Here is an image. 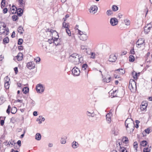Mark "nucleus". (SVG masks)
I'll use <instances>...</instances> for the list:
<instances>
[{
  "label": "nucleus",
  "mask_w": 152,
  "mask_h": 152,
  "mask_svg": "<svg viewBox=\"0 0 152 152\" xmlns=\"http://www.w3.org/2000/svg\"><path fill=\"white\" fill-rule=\"evenodd\" d=\"M125 24L126 25H129L130 24V21L129 20H124Z\"/></svg>",
  "instance_id": "49530a36"
},
{
  "label": "nucleus",
  "mask_w": 152,
  "mask_h": 152,
  "mask_svg": "<svg viewBox=\"0 0 152 152\" xmlns=\"http://www.w3.org/2000/svg\"><path fill=\"white\" fill-rule=\"evenodd\" d=\"M34 60L36 61L37 63L39 62L40 61V58L39 57H37L36 58L34 59Z\"/></svg>",
  "instance_id": "603ef678"
},
{
  "label": "nucleus",
  "mask_w": 152,
  "mask_h": 152,
  "mask_svg": "<svg viewBox=\"0 0 152 152\" xmlns=\"http://www.w3.org/2000/svg\"><path fill=\"white\" fill-rule=\"evenodd\" d=\"M15 31H13L12 33V34L11 35V37L12 38H14L15 37Z\"/></svg>",
  "instance_id": "0e129e2a"
},
{
  "label": "nucleus",
  "mask_w": 152,
  "mask_h": 152,
  "mask_svg": "<svg viewBox=\"0 0 152 152\" xmlns=\"http://www.w3.org/2000/svg\"><path fill=\"white\" fill-rule=\"evenodd\" d=\"M14 70L15 71V74H16L18 72V68L17 67H15L14 68Z\"/></svg>",
  "instance_id": "864d4df0"
},
{
  "label": "nucleus",
  "mask_w": 152,
  "mask_h": 152,
  "mask_svg": "<svg viewBox=\"0 0 152 152\" xmlns=\"http://www.w3.org/2000/svg\"><path fill=\"white\" fill-rule=\"evenodd\" d=\"M138 144L137 142H135L133 143V146L134 148L135 149L136 151H137V148Z\"/></svg>",
  "instance_id": "f704fd0d"
},
{
  "label": "nucleus",
  "mask_w": 152,
  "mask_h": 152,
  "mask_svg": "<svg viewBox=\"0 0 152 152\" xmlns=\"http://www.w3.org/2000/svg\"><path fill=\"white\" fill-rule=\"evenodd\" d=\"M35 64L33 62L31 61L27 63L26 66L29 69H32L35 68Z\"/></svg>",
  "instance_id": "6e6552de"
},
{
  "label": "nucleus",
  "mask_w": 152,
  "mask_h": 152,
  "mask_svg": "<svg viewBox=\"0 0 152 152\" xmlns=\"http://www.w3.org/2000/svg\"><path fill=\"white\" fill-rule=\"evenodd\" d=\"M147 144V142L146 140H143L141 142V145L142 146L144 147Z\"/></svg>",
  "instance_id": "7c9ffc66"
},
{
  "label": "nucleus",
  "mask_w": 152,
  "mask_h": 152,
  "mask_svg": "<svg viewBox=\"0 0 152 152\" xmlns=\"http://www.w3.org/2000/svg\"><path fill=\"white\" fill-rule=\"evenodd\" d=\"M69 58L72 62L75 65L78 64L82 62L83 61V57L75 53L71 55Z\"/></svg>",
  "instance_id": "f257e3e1"
},
{
  "label": "nucleus",
  "mask_w": 152,
  "mask_h": 152,
  "mask_svg": "<svg viewBox=\"0 0 152 152\" xmlns=\"http://www.w3.org/2000/svg\"><path fill=\"white\" fill-rule=\"evenodd\" d=\"M53 41L54 39H49L48 40V42L50 44L53 42Z\"/></svg>",
  "instance_id": "052dcab7"
},
{
  "label": "nucleus",
  "mask_w": 152,
  "mask_h": 152,
  "mask_svg": "<svg viewBox=\"0 0 152 152\" xmlns=\"http://www.w3.org/2000/svg\"><path fill=\"white\" fill-rule=\"evenodd\" d=\"M18 1L20 4L22 5L24 4L23 0H18Z\"/></svg>",
  "instance_id": "e2e57ef3"
},
{
  "label": "nucleus",
  "mask_w": 152,
  "mask_h": 152,
  "mask_svg": "<svg viewBox=\"0 0 152 152\" xmlns=\"http://www.w3.org/2000/svg\"><path fill=\"white\" fill-rule=\"evenodd\" d=\"M10 86L9 83H4V87L5 88L7 89H8Z\"/></svg>",
  "instance_id": "c9c22d12"
},
{
  "label": "nucleus",
  "mask_w": 152,
  "mask_h": 152,
  "mask_svg": "<svg viewBox=\"0 0 152 152\" xmlns=\"http://www.w3.org/2000/svg\"><path fill=\"white\" fill-rule=\"evenodd\" d=\"M110 22L112 26H115L118 24V21L116 18H113L110 19Z\"/></svg>",
  "instance_id": "0eeeda50"
},
{
  "label": "nucleus",
  "mask_w": 152,
  "mask_h": 152,
  "mask_svg": "<svg viewBox=\"0 0 152 152\" xmlns=\"http://www.w3.org/2000/svg\"><path fill=\"white\" fill-rule=\"evenodd\" d=\"M116 71H119V72H120V73L121 74H123L125 72V70L122 69H117L116 70Z\"/></svg>",
  "instance_id": "72a5a7b5"
},
{
  "label": "nucleus",
  "mask_w": 152,
  "mask_h": 152,
  "mask_svg": "<svg viewBox=\"0 0 152 152\" xmlns=\"http://www.w3.org/2000/svg\"><path fill=\"white\" fill-rule=\"evenodd\" d=\"M117 94H115V93H114V92L111 93V96H113V97H117V96L116 95Z\"/></svg>",
  "instance_id": "69168bd1"
},
{
  "label": "nucleus",
  "mask_w": 152,
  "mask_h": 152,
  "mask_svg": "<svg viewBox=\"0 0 152 152\" xmlns=\"http://www.w3.org/2000/svg\"><path fill=\"white\" fill-rule=\"evenodd\" d=\"M61 143L62 144H64L66 142V140L65 139L61 138Z\"/></svg>",
  "instance_id": "37998d69"
},
{
  "label": "nucleus",
  "mask_w": 152,
  "mask_h": 152,
  "mask_svg": "<svg viewBox=\"0 0 152 152\" xmlns=\"http://www.w3.org/2000/svg\"><path fill=\"white\" fill-rule=\"evenodd\" d=\"M30 106L33 107L35 105V102L34 101L31 99L30 101Z\"/></svg>",
  "instance_id": "4c0bfd02"
},
{
  "label": "nucleus",
  "mask_w": 152,
  "mask_h": 152,
  "mask_svg": "<svg viewBox=\"0 0 152 152\" xmlns=\"http://www.w3.org/2000/svg\"><path fill=\"white\" fill-rule=\"evenodd\" d=\"M72 72L75 76H77L79 75L80 71L79 69L76 67H74L72 70Z\"/></svg>",
  "instance_id": "39448f33"
},
{
  "label": "nucleus",
  "mask_w": 152,
  "mask_h": 152,
  "mask_svg": "<svg viewBox=\"0 0 152 152\" xmlns=\"http://www.w3.org/2000/svg\"><path fill=\"white\" fill-rule=\"evenodd\" d=\"M7 144L9 146H12L13 145L14 146V148H15V147H17V144L16 143H15L14 142V141H12V140L11 141H9L8 143H7Z\"/></svg>",
  "instance_id": "dca6fc26"
},
{
  "label": "nucleus",
  "mask_w": 152,
  "mask_h": 152,
  "mask_svg": "<svg viewBox=\"0 0 152 152\" xmlns=\"http://www.w3.org/2000/svg\"><path fill=\"white\" fill-rule=\"evenodd\" d=\"M147 105V103L145 102H142L140 107L141 110H144L146 108Z\"/></svg>",
  "instance_id": "f8f14e48"
},
{
  "label": "nucleus",
  "mask_w": 152,
  "mask_h": 152,
  "mask_svg": "<svg viewBox=\"0 0 152 152\" xmlns=\"http://www.w3.org/2000/svg\"><path fill=\"white\" fill-rule=\"evenodd\" d=\"M152 28V26L150 23L147 24L144 28V32L146 34L148 33L150 31L151 28Z\"/></svg>",
  "instance_id": "423d86ee"
},
{
  "label": "nucleus",
  "mask_w": 152,
  "mask_h": 152,
  "mask_svg": "<svg viewBox=\"0 0 152 152\" xmlns=\"http://www.w3.org/2000/svg\"><path fill=\"white\" fill-rule=\"evenodd\" d=\"M86 114L88 116H91L92 117H94L95 115L94 113H91L88 111L86 112Z\"/></svg>",
  "instance_id": "c756f323"
},
{
  "label": "nucleus",
  "mask_w": 152,
  "mask_h": 152,
  "mask_svg": "<svg viewBox=\"0 0 152 152\" xmlns=\"http://www.w3.org/2000/svg\"><path fill=\"white\" fill-rule=\"evenodd\" d=\"M66 30L67 34L69 36H71V32L69 29V28H68V29H66Z\"/></svg>",
  "instance_id": "de8ad7c7"
},
{
  "label": "nucleus",
  "mask_w": 152,
  "mask_h": 152,
  "mask_svg": "<svg viewBox=\"0 0 152 152\" xmlns=\"http://www.w3.org/2000/svg\"><path fill=\"white\" fill-rule=\"evenodd\" d=\"M88 66V65L86 64H84L82 65V68L84 70H85L86 69V68H87Z\"/></svg>",
  "instance_id": "a18cd8bd"
},
{
  "label": "nucleus",
  "mask_w": 152,
  "mask_h": 152,
  "mask_svg": "<svg viewBox=\"0 0 152 152\" xmlns=\"http://www.w3.org/2000/svg\"><path fill=\"white\" fill-rule=\"evenodd\" d=\"M11 109V107L10 105H8V108L6 110V112L8 114H9L10 113V110Z\"/></svg>",
  "instance_id": "ea45409f"
},
{
  "label": "nucleus",
  "mask_w": 152,
  "mask_h": 152,
  "mask_svg": "<svg viewBox=\"0 0 152 152\" xmlns=\"http://www.w3.org/2000/svg\"><path fill=\"white\" fill-rule=\"evenodd\" d=\"M23 40L22 39H18V45H21L23 43Z\"/></svg>",
  "instance_id": "a19ab883"
},
{
  "label": "nucleus",
  "mask_w": 152,
  "mask_h": 152,
  "mask_svg": "<svg viewBox=\"0 0 152 152\" xmlns=\"http://www.w3.org/2000/svg\"><path fill=\"white\" fill-rule=\"evenodd\" d=\"M145 42L144 40L143 39H139L137 42L136 44L137 47H140V45H142Z\"/></svg>",
  "instance_id": "9b49d317"
},
{
  "label": "nucleus",
  "mask_w": 152,
  "mask_h": 152,
  "mask_svg": "<svg viewBox=\"0 0 152 152\" xmlns=\"http://www.w3.org/2000/svg\"><path fill=\"white\" fill-rule=\"evenodd\" d=\"M118 8L116 5H113L112 7V9L114 12H116L118 10Z\"/></svg>",
  "instance_id": "c85d7f7f"
},
{
  "label": "nucleus",
  "mask_w": 152,
  "mask_h": 152,
  "mask_svg": "<svg viewBox=\"0 0 152 152\" xmlns=\"http://www.w3.org/2000/svg\"><path fill=\"white\" fill-rule=\"evenodd\" d=\"M124 138H123V140L124 141L123 142H125L126 143H127L126 142H128V138L126 137H124Z\"/></svg>",
  "instance_id": "c03bdc74"
},
{
  "label": "nucleus",
  "mask_w": 152,
  "mask_h": 152,
  "mask_svg": "<svg viewBox=\"0 0 152 152\" xmlns=\"http://www.w3.org/2000/svg\"><path fill=\"white\" fill-rule=\"evenodd\" d=\"M17 108L15 107H12L11 110V113L13 114H15L17 111Z\"/></svg>",
  "instance_id": "cd10ccee"
},
{
  "label": "nucleus",
  "mask_w": 152,
  "mask_h": 152,
  "mask_svg": "<svg viewBox=\"0 0 152 152\" xmlns=\"http://www.w3.org/2000/svg\"><path fill=\"white\" fill-rule=\"evenodd\" d=\"M18 31L20 34H23V31H24L23 28L21 26H20L18 29Z\"/></svg>",
  "instance_id": "a878e982"
},
{
  "label": "nucleus",
  "mask_w": 152,
  "mask_h": 152,
  "mask_svg": "<svg viewBox=\"0 0 152 152\" xmlns=\"http://www.w3.org/2000/svg\"><path fill=\"white\" fill-rule=\"evenodd\" d=\"M69 26L68 23H66L65 22H63L62 23V28H65L66 29H68L69 28Z\"/></svg>",
  "instance_id": "412c9836"
},
{
  "label": "nucleus",
  "mask_w": 152,
  "mask_h": 152,
  "mask_svg": "<svg viewBox=\"0 0 152 152\" xmlns=\"http://www.w3.org/2000/svg\"><path fill=\"white\" fill-rule=\"evenodd\" d=\"M81 50H84V52H86V53L87 54H89L88 51H90V50L89 48H88L86 46L81 45Z\"/></svg>",
  "instance_id": "ddd939ff"
},
{
  "label": "nucleus",
  "mask_w": 152,
  "mask_h": 152,
  "mask_svg": "<svg viewBox=\"0 0 152 152\" xmlns=\"http://www.w3.org/2000/svg\"><path fill=\"white\" fill-rule=\"evenodd\" d=\"M21 142L20 140H19L17 141V144L16 143V144H17V145H18V148L19 147L21 146Z\"/></svg>",
  "instance_id": "5fc2aeb1"
},
{
  "label": "nucleus",
  "mask_w": 152,
  "mask_h": 152,
  "mask_svg": "<svg viewBox=\"0 0 152 152\" xmlns=\"http://www.w3.org/2000/svg\"><path fill=\"white\" fill-rule=\"evenodd\" d=\"M18 49L19 50H23V47L22 46H19L18 47Z\"/></svg>",
  "instance_id": "338daca9"
},
{
  "label": "nucleus",
  "mask_w": 152,
  "mask_h": 152,
  "mask_svg": "<svg viewBox=\"0 0 152 152\" xmlns=\"http://www.w3.org/2000/svg\"><path fill=\"white\" fill-rule=\"evenodd\" d=\"M135 57L134 56L131 55L129 58V61L131 62H133L134 61Z\"/></svg>",
  "instance_id": "bb28decb"
},
{
  "label": "nucleus",
  "mask_w": 152,
  "mask_h": 152,
  "mask_svg": "<svg viewBox=\"0 0 152 152\" xmlns=\"http://www.w3.org/2000/svg\"><path fill=\"white\" fill-rule=\"evenodd\" d=\"M117 59V57L116 56L113 54H111L110 56L109 61L111 62H115Z\"/></svg>",
  "instance_id": "9d476101"
},
{
  "label": "nucleus",
  "mask_w": 152,
  "mask_h": 152,
  "mask_svg": "<svg viewBox=\"0 0 152 152\" xmlns=\"http://www.w3.org/2000/svg\"><path fill=\"white\" fill-rule=\"evenodd\" d=\"M16 10H17V14L19 16H21L22 15L23 13V10L21 8H18V9L16 8Z\"/></svg>",
  "instance_id": "2eb2a0df"
},
{
  "label": "nucleus",
  "mask_w": 152,
  "mask_h": 152,
  "mask_svg": "<svg viewBox=\"0 0 152 152\" xmlns=\"http://www.w3.org/2000/svg\"><path fill=\"white\" fill-rule=\"evenodd\" d=\"M9 39L8 37H7L4 38L3 39V43L4 45H6L9 43Z\"/></svg>",
  "instance_id": "4be33fe9"
},
{
  "label": "nucleus",
  "mask_w": 152,
  "mask_h": 152,
  "mask_svg": "<svg viewBox=\"0 0 152 152\" xmlns=\"http://www.w3.org/2000/svg\"><path fill=\"white\" fill-rule=\"evenodd\" d=\"M45 120V118L43 117H42L41 116H39V118L37 119V121H39L38 123L39 124H40L42 123V121H44Z\"/></svg>",
  "instance_id": "a211bd4d"
},
{
  "label": "nucleus",
  "mask_w": 152,
  "mask_h": 152,
  "mask_svg": "<svg viewBox=\"0 0 152 152\" xmlns=\"http://www.w3.org/2000/svg\"><path fill=\"white\" fill-rule=\"evenodd\" d=\"M4 80L5 83H9V81L10 80V78H9V77H8V76H6L5 77Z\"/></svg>",
  "instance_id": "e433bc0d"
},
{
  "label": "nucleus",
  "mask_w": 152,
  "mask_h": 152,
  "mask_svg": "<svg viewBox=\"0 0 152 152\" xmlns=\"http://www.w3.org/2000/svg\"><path fill=\"white\" fill-rule=\"evenodd\" d=\"M12 19L14 21H16L18 18V17L17 15H13L12 17Z\"/></svg>",
  "instance_id": "58836bf2"
},
{
  "label": "nucleus",
  "mask_w": 152,
  "mask_h": 152,
  "mask_svg": "<svg viewBox=\"0 0 152 152\" xmlns=\"http://www.w3.org/2000/svg\"><path fill=\"white\" fill-rule=\"evenodd\" d=\"M69 17V15L68 14H67L65 16V18H63V19L64 20V22H65L66 20V19H67V18Z\"/></svg>",
  "instance_id": "4d7b16f0"
},
{
  "label": "nucleus",
  "mask_w": 152,
  "mask_h": 152,
  "mask_svg": "<svg viewBox=\"0 0 152 152\" xmlns=\"http://www.w3.org/2000/svg\"><path fill=\"white\" fill-rule=\"evenodd\" d=\"M5 5V0H2L1 3V7L2 8V6L4 7Z\"/></svg>",
  "instance_id": "79ce46f5"
},
{
  "label": "nucleus",
  "mask_w": 152,
  "mask_h": 152,
  "mask_svg": "<svg viewBox=\"0 0 152 152\" xmlns=\"http://www.w3.org/2000/svg\"><path fill=\"white\" fill-rule=\"evenodd\" d=\"M78 34L80 35V39L83 41H85L87 40L88 36L86 34V32L81 31L79 29H78Z\"/></svg>",
  "instance_id": "f03ea898"
},
{
  "label": "nucleus",
  "mask_w": 152,
  "mask_h": 152,
  "mask_svg": "<svg viewBox=\"0 0 152 152\" xmlns=\"http://www.w3.org/2000/svg\"><path fill=\"white\" fill-rule=\"evenodd\" d=\"M145 132L148 134H149L150 133V129L149 128H148L146 129H145L144 130Z\"/></svg>",
  "instance_id": "8fccbe9b"
},
{
  "label": "nucleus",
  "mask_w": 152,
  "mask_h": 152,
  "mask_svg": "<svg viewBox=\"0 0 152 152\" xmlns=\"http://www.w3.org/2000/svg\"><path fill=\"white\" fill-rule=\"evenodd\" d=\"M78 146V144L76 141H74L72 143V147L74 148H76Z\"/></svg>",
  "instance_id": "5701e85b"
},
{
  "label": "nucleus",
  "mask_w": 152,
  "mask_h": 152,
  "mask_svg": "<svg viewBox=\"0 0 152 152\" xmlns=\"http://www.w3.org/2000/svg\"><path fill=\"white\" fill-rule=\"evenodd\" d=\"M106 14L107 15L110 16L113 14V11L110 10H108L106 12Z\"/></svg>",
  "instance_id": "2f4dec72"
},
{
  "label": "nucleus",
  "mask_w": 152,
  "mask_h": 152,
  "mask_svg": "<svg viewBox=\"0 0 152 152\" xmlns=\"http://www.w3.org/2000/svg\"><path fill=\"white\" fill-rule=\"evenodd\" d=\"M23 54L21 53H18V55L16 56L18 61H21L23 59Z\"/></svg>",
  "instance_id": "f3484780"
},
{
  "label": "nucleus",
  "mask_w": 152,
  "mask_h": 152,
  "mask_svg": "<svg viewBox=\"0 0 152 152\" xmlns=\"http://www.w3.org/2000/svg\"><path fill=\"white\" fill-rule=\"evenodd\" d=\"M119 145L117 146V148L118 150L120 152H127V150H126V148L123 146H121L120 142L118 143Z\"/></svg>",
  "instance_id": "1a4fd4ad"
},
{
  "label": "nucleus",
  "mask_w": 152,
  "mask_h": 152,
  "mask_svg": "<svg viewBox=\"0 0 152 152\" xmlns=\"http://www.w3.org/2000/svg\"><path fill=\"white\" fill-rule=\"evenodd\" d=\"M4 120H1L0 121V124L1 126H3L4 124Z\"/></svg>",
  "instance_id": "13d9d810"
},
{
  "label": "nucleus",
  "mask_w": 152,
  "mask_h": 152,
  "mask_svg": "<svg viewBox=\"0 0 152 152\" xmlns=\"http://www.w3.org/2000/svg\"><path fill=\"white\" fill-rule=\"evenodd\" d=\"M95 54L93 52H92L91 53V56H92L91 57V58H92L93 59H94L95 58Z\"/></svg>",
  "instance_id": "6e6d98bb"
},
{
  "label": "nucleus",
  "mask_w": 152,
  "mask_h": 152,
  "mask_svg": "<svg viewBox=\"0 0 152 152\" xmlns=\"http://www.w3.org/2000/svg\"><path fill=\"white\" fill-rule=\"evenodd\" d=\"M29 90V89L27 87H25L23 89L22 91L24 94H26L28 92Z\"/></svg>",
  "instance_id": "393cba45"
},
{
  "label": "nucleus",
  "mask_w": 152,
  "mask_h": 152,
  "mask_svg": "<svg viewBox=\"0 0 152 152\" xmlns=\"http://www.w3.org/2000/svg\"><path fill=\"white\" fill-rule=\"evenodd\" d=\"M139 74L140 73H138L135 72V71H133L132 72L133 77L134 79H137L138 76H139Z\"/></svg>",
  "instance_id": "6ab92c4d"
},
{
  "label": "nucleus",
  "mask_w": 152,
  "mask_h": 152,
  "mask_svg": "<svg viewBox=\"0 0 152 152\" xmlns=\"http://www.w3.org/2000/svg\"><path fill=\"white\" fill-rule=\"evenodd\" d=\"M131 120V121H132L131 123V124H126V122L127 121H128V119H126V120L125 121V125H126V128H128L129 127V125L130 126V125H131V124L132 125V126H133V129H132V131H133L134 130V122L133 121H132V119Z\"/></svg>",
  "instance_id": "4468645a"
},
{
  "label": "nucleus",
  "mask_w": 152,
  "mask_h": 152,
  "mask_svg": "<svg viewBox=\"0 0 152 152\" xmlns=\"http://www.w3.org/2000/svg\"><path fill=\"white\" fill-rule=\"evenodd\" d=\"M58 38H54V41L53 43L56 45V46L58 45L59 44L58 42Z\"/></svg>",
  "instance_id": "473e14b6"
},
{
  "label": "nucleus",
  "mask_w": 152,
  "mask_h": 152,
  "mask_svg": "<svg viewBox=\"0 0 152 152\" xmlns=\"http://www.w3.org/2000/svg\"><path fill=\"white\" fill-rule=\"evenodd\" d=\"M111 77H109L107 79H106V82L107 83H109L110 81Z\"/></svg>",
  "instance_id": "680f3d73"
},
{
  "label": "nucleus",
  "mask_w": 152,
  "mask_h": 152,
  "mask_svg": "<svg viewBox=\"0 0 152 152\" xmlns=\"http://www.w3.org/2000/svg\"><path fill=\"white\" fill-rule=\"evenodd\" d=\"M41 136L40 133H37L35 135V139L37 140H39L41 139Z\"/></svg>",
  "instance_id": "b1692460"
},
{
  "label": "nucleus",
  "mask_w": 152,
  "mask_h": 152,
  "mask_svg": "<svg viewBox=\"0 0 152 152\" xmlns=\"http://www.w3.org/2000/svg\"><path fill=\"white\" fill-rule=\"evenodd\" d=\"M97 10L98 7L97 6L93 5L91 7L89 11L90 13L94 14L97 12Z\"/></svg>",
  "instance_id": "20e7f679"
},
{
  "label": "nucleus",
  "mask_w": 152,
  "mask_h": 152,
  "mask_svg": "<svg viewBox=\"0 0 152 152\" xmlns=\"http://www.w3.org/2000/svg\"><path fill=\"white\" fill-rule=\"evenodd\" d=\"M113 133L115 135H117L118 134V131H115V130L113 131Z\"/></svg>",
  "instance_id": "bf43d9fd"
},
{
  "label": "nucleus",
  "mask_w": 152,
  "mask_h": 152,
  "mask_svg": "<svg viewBox=\"0 0 152 152\" xmlns=\"http://www.w3.org/2000/svg\"><path fill=\"white\" fill-rule=\"evenodd\" d=\"M45 87L41 84H39L37 85L36 87V90L37 92L42 93L44 92Z\"/></svg>",
  "instance_id": "7ed1b4c3"
},
{
  "label": "nucleus",
  "mask_w": 152,
  "mask_h": 152,
  "mask_svg": "<svg viewBox=\"0 0 152 152\" xmlns=\"http://www.w3.org/2000/svg\"><path fill=\"white\" fill-rule=\"evenodd\" d=\"M8 11V9L7 8H5L3 10V12L4 14H6L7 13Z\"/></svg>",
  "instance_id": "3c124183"
},
{
  "label": "nucleus",
  "mask_w": 152,
  "mask_h": 152,
  "mask_svg": "<svg viewBox=\"0 0 152 152\" xmlns=\"http://www.w3.org/2000/svg\"><path fill=\"white\" fill-rule=\"evenodd\" d=\"M111 114L110 113H107L106 115V120L108 121V123H110L111 121Z\"/></svg>",
  "instance_id": "aec40b11"
},
{
  "label": "nucleus",
  "mask_w": 152,
  "mask_h": 152,
  "mask_svg": "<svg viewBox=\"0 0 152 152\" xmlns=\"http://www.w3.org/2000/svg\"><path fill=\"white\" fill-rule=\"evenodd\" d=\"M33 115L34 116H36L37 115V111H34L33 112Z\"/></svg>",
  "instance_id": "774afa93"
},
{
  "label": "nucleus",
  "mask_w": 152,
  "mask_h": 152,
  "mask_svg": "<svg viewBox=\"0 0 152 152\" xmlns=\"http://www.w3.org/2000/svg\"><path fill=\"white\" fill-rule=\"evenodd\" d=\"M130 53L132 54L133 55H135V52L134 51V48H133L130 51Z\"/></svg>",
  "instance_id": "09e8293b"
}]
</instances>
